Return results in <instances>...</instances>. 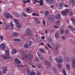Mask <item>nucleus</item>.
<instances>
[{"mask_svg":"<svg viewBox=\"0 0 75 75\" xmlns=\"http://www.w3.org/2000/svg\"><path fill=\"white\" fill-rule=\"evenodd\" d=\"M64 31H65V30L64 29H62L61 31V33L62 34H64Z\"/></svg>","mask_w":75,"mask_h":75,"instance_id":"44","label":"nucleus"},{"mask_svg":"<svg viewBox=\"0 0 75 75\" xmlns=\"http://www.w3.org/2000/svg\"><path fill=\"white\" fill-rule=\"evenodd\" d=\"M55 59L56 61H57V62L59 64H61L63 61V60L62 59H58V57H57Z\"/></svg>","mask_w":75,"mask_h":75,"instance_id":"9","label":"nucleus"},{"mask_svg":"<svg viewBox=\"0 0 75 75\" xmlns=\"http://www.w3.org/2000/svg\"><path fill=\"white\" fill-rule=\"evenodd\" d=\"M26 34L27 35L31 34V30L29 28H28L25 30Z\"/></svg>","mask_w":75,"mask_h":75,"instance_id":"7","label":"nucleus"},{"mask_svg":"<svg viewBox=\"0 0 75 75\" xmlns=\"http://www.w3.org/2000/svg\"><path fill=\"white\" fill-rule=\"evenodd\" d=\"M66 68L68 70H69L71 69V67H70V65L69 64H67L66 65Z\"/></svg>","mask_w":75,"mask_h":75,"instance_id":"24","label":"nucleus"},{"mask_svg":"<svg viewBox=\"0 0 75 75\" xmlns=\"http://www.w3.org/2000/svg\"><path fill=\"white\" fill-rule=\"evenodd\" d=\"M54 28H58L59 27L57 25H55L54 26Z\"/></svg>","mask_w":75,"mask_h":75,"instance_id":"57","label":"nucleus"},{"mask_svg":"<svg viewBox=\"0 0 75 75\" xmlns=\"http://www.w3.org/2000/svg\"><path fill=\"white\" fill-rule=\"evenodd\" d=\"M54 45L56 46V47H57L58 48V47L59 46V43L57 42L56 44H55Z\"/></svg>","mask_w":75,"mask_h":75,"instance_id":"32","label":"nucleus"},{"mask_svg":"<svg viewBox=\"0 0 75 75\" xmlns=\"http://www.w3.org/2000/svg\"><path fill=\"white\" fill-rule=\"evenodd\" d=\"M56 7L58 8V3H57L56 4Z\"/></svg>","mask_w":75,"mask_h":75,"instance_id":"60","label":"nucleus"},{"mask_svg":"<svg viewBox=\"0 0 75 75\" xmlns=\"http://www.w3.org/2000/svg\"><path fill=\"white\" fill-rule=\"evenodd\" d=\"M53 71L55 74H57V69H56L54 68L53 69Z\"/></svg>","mask_w":75,"mask_h":75,"instance_id":"48","label":"nucleus"},{"mask_svg":"<svg viewBox=\"0 0 75 75\" xmlns=\"http://www.w3.org/2000/svg\"><path fill=\"white\" fill-rule=\"evenodd\" d=\"M35 61L36 62H38V61H40V59L38 58V57H35Z\"/></svg>","mask_w":75,"mask_h":75,"instance_id":"30","label":"nucleus"},{"mask_svg":"<svg viewBox=\"0 0 75 75\" xmlns=\"http://www.w3.org/2000/svg\"><path fill=\"white\" fill-rule=\"evenodd\" d=\"M49 59L50 61H52V57L51 56H49Z\"/></svg>","mask_w":75,"mask_h":75,"instance_id":"36","label":"nucleus"},{"mask_svg":"<svg viewBox=\"0 0 75 75\" xmlns=\"http://www.w3.org/2000/svg\"><path fill=\"white\" fill-rule=\"evenodd\" d=\"M32 15L33 16H37L38 17L39 16V15L38 14V13H33L32 14Z\"/></svg>","mask_w":75,"mask_h":75,"instance_id":"23","label":"nucleus"},{"mask_svg":"<svg viewBox=\"0 0 75 75\" xmlns=\"http://www.w3.org/2000/svg\"><path fill=\"white\" fill-rule=\"evenodd\" d=\"M39 57L40 58V59L42 60V61H43V60H44V57H43V56H42V55L40 56V57Z\"/></svg>","mask_w":75,"mask_h":75,"instance_id":"35","label":"nucleus"},{"mask_svg":"<svg viewBox=\"0 0 75 75\" xmlns=\"http://www.w3.org/2000/svg\"><path fill=\"white\" fill-rule=\"evenodd\" d=\"M60 21H56L55 23L56 24H57V25H58V24H59Z\"/></svg>","mask_w":75,"mask_h":75,"instance_id":"50","label":"nucleus"},{"mask_svg":"<svg viewBox=\"0 0 75 75\" xmlns=\"http://www.w3.org/2000/svg\"><path fill=\"white\" fill-rule=\"evenodd\" d=\"M24 47L25 48H28L29 47L28 44L27 43H25L24 45Z\"/></svg>","mask_w":75,"mask_h":75,"instance_id":"21","label":"nucleus"},{"mask_svg":"<svg viewBox=\"0 0 75 75\" xmlns=\"http://www.w3.org/2000/svg\"><path fill=\"white\" fill-rule=\"evenodd\" d=\"M70 4H71L72 6H74L75 4V0H71L70 2Z\"/></svg>","mask_w":75,"mask_h":75,"instance_id":"15","label":"nucleus"},{"mask_svg":"<svg viewBox=\"0 0 75 75\" xmlns=\"http://www.w3.org/2000/svg\"><path fill=\"white\" fill-rule=\"evenodd\" d=\"M39 50L40 51V52H42L43 53L44 52V50H43V49L42 48H40Z\"/></svg>","mask_w":75,"mask_h":75,"instance_id":"40","label":"nucleus"},{"mask_svg":"<svg viewBox=\"0 0 75 75\" xmlns=\"http://www.w3.org/2000/svg\"><path fill=\"white\" fill-rule=\"evenodd\" d=\"M44 14L45 16L48 17V15L49 14V12H48V11H47L44 12Z\"/></svg>","mask_w":75,"mask_h":75,"instance_id":"17","label":"nucleus"},{"mask_svg":"<svg viewBox=\"0 0 75 75\" xmlns=\"http://www.w3.org/2000/svg\"><path fill=\"white\" fill-rule=\"evenodd\" d=\"M69 16H72V15H73V13H72V12L70 11L69 13Z\"/></svg>","mask_w":75,"mask_h":75,"instance_id":"49","label":"nucleus"},{"mask_svg":"<svg viewBox=\"0 0 75 75\" xmlns=\"http://www.w3.org/2000/svg\"><path fill=\"white\" fill-rule=\"evenodd\" d=\"M27 74L28 75H29L30 74V69H28L27 70Z\"/></svg>","mask_w":75,"mask_h":75,"instance_id":"47","label":"nucleus"},{"mask_svg":"<svg viewBox=\"0 0 75 75\" xmlns=\"http://www.w3.org/2000/svg\"><path fill=\"white\" fill-rule=\"evenodd\" d=\"M55 37L56 38H58L59 37V33L58 32H57L55 33Z\"/></svg>","mask_w":75,"mask_h":75,"instance_id":"20","label":"nucleus"},{"mask_svg":"<svg viewBox=\"0 0 75 75\" xmlns=\"http://www.w3.org/2000/svg\"><path fill=\"white\" fill-rule=\"evenodd\" d=\"M14 21L16 24V27L17 28H20L22 26L21 23H20V21L18 19H15L14 20Z\"/></svg>","mask_w":75,"mask_h":75,"instance_id":"3","label":"nucleus"},{"mask_svg":"<svg viewBox=\"0 0 75 75\" xmlns=\"http://www.w3.org/2000/svg\"><path fill=\"white\" fill-rule=\"evenodd\" d=\"M14 61L16 65H17L16 64H21V61L18 58L15 59Z\"/></svg>","mask_w":75,"mask_h":75,"instance_id":"6","label":"nucleus"},{"mask_svg":"<svg viewBox=\"0 0 75 75\" xmlns=\"http://www.w3.org/2000/svg\"><path fill=\"white\" fill-rule=\"evenodd\" d=\"M0 39L1 40V41H3V35L0 36Z\"/></svg>","mask_w":75,"mask_h":75,"instance_id":"41","label":"nucleus"},{"mask_svg":"<svg viewBox=\"0 0 75 75\" xmlns=\"http://www.w3.org/2000/svg\"><path fill=\"white\" fill-rule=\"evenodd\" d=\"M33 58V55L28 52L27 53V55L25 53H23V59H31Z\"/></svg>","mask_w":75,"mask_h":75,"instance_id":"2","label":"nucleus"},{"mask_svg":"<svg viewBox=\"0 0 75 75\" xmlns=\"http://www.w3.org/2000/svg\"><path fill=\"white\" fill-rule=\"evenodd\" d=\"M23 2L25 3V4H26L27 3V1H23Z\"/></svg>","mask_w":75,"mask_h":75,"instance_id":"63","label":"nucleus"},{"mask_svg":"<svg viewBox=\"0 0 75 75\" xmlns=\"http://www.w3.org/2000/svg\"><path fill=\"white\" fill-rule=\"evenodd\" d=\"M63 72L64 75H67V74L66 72H65V69H63Z\"/></svg>","mask_w":75,"mask_h":75,"instance_id":"42","label":"nucleus"},{"mask_svg":"<svg viewBox=\"0 0 75 75\" xmlns=\"http://www.w3.org/2000/svg\"><path fill=\"white\" fill-rule=\"evenodd\" d=\"M57 66L58 67V68L59 69H61V68H62V65H61V64H57Z\"/></svg>","mask_w":75,"mask_h":75,"instance_id":"38","label":"nucleus"},{"mask_svg":"<svg viewBox=\"0 0 75 75\" xmlns=\"http://www.w3.org/2000/svg\"><path fill=\"white\" fill-rule=\"evenodd\" d=\"M72 67L73 68H75V59L74 58L72 61Z\"/></svg>","mask_w":75,"mask_h":75,"instance_id":"13","label":"nucleus"},{"mask_svg":"<svg viewBox=\"0 0 75 75\" xmlns=\"http://www.w3.org/2000/svg\"><path fill=\"white\" fill-rule=\"evenodd\" d=\"M23 16L25 17H27V14H25V13L24 12H23Z\"/></svg>","mask_w":75,"mask_h":75,"instance_id":"33","label":"nucleus"},{"mask_svg":"<svg viewBox=\"0 0 75 75\" xmlns=\"http://www.w3.org/2000/svg\"><path fill=\"white\" fill-rule=\"evenodd\" d=\"M45 48L46 49V50H47L49 51V49H48V47L47 46H45Z\"/></svg>","mask_w":75,"mask_h":75,"instance_id":"54","label":"nucleus"},{"mask_svg":"<svg viewBox=\"0 0 75 75\" xmlns=\"http://www.w3.org/2000/svg\"><path fill=\"white\" fill-rule=\"evenodd\" d=\"M55 18L57 19V20H59L61 19V14L58 13V14L55 15Z\"/></svg>","mask_w":75,"mask_h":75,"instance_id":"11","label":"nucleus"},{"mask_svg":"<svg viewBox=\"0 0 75 75\" xmlns=\"http://www.w3.org/2000/svg\"><path fill=\"white\" fill-rule=\"evenodd\" d=\"M47 3H52L54 2V0H45Z\"/></svg>","mask_w":75,"mask_h":75,"instance_id":"19","label":"nucleus"},{"mask_svg":"<svg viewBox=\"0 0 75 75\" xmlns=\"http://www.w3.org/2000/svg\"><path fill=\"white\" fill-rule=\"evenodd\" d=\"M31 11V9H30L29 8H28L26 9V11H28L29 12V11Z\"/></svg>","mask_w":75,"mask_h":75,"instance_id":"46","label":"nucleus"},{"mask_svg":"<svg viewBox=\"0 0 75 75\" xmlns=\"http://www.w3.org/2000/svg\"><path fill=\"white\" fill-rule=\"evenodd\" d=\"M41 38L42 40H44L45 39V37L44 36L42 37Z\"/></svg>","mask_w":75,"mask_h":75,"instance_id":"64","label":"nucleus"},{"mask_svg":"<svg viewBox=\"0 0 75 75\" xmlns=\"http://www.w3.org/2000/svg\"><path fill=\"white\" fill-rule=\"evenodd\" d=\"M5 28L6 29H8V28H9V26L8 24H7L5 26Z\"/></svg>","mask_w":75,"mask_h":75,"instance_id":"37","label":"nucleus"},{"mask_svg":"<svg viewBox=\"0 0 75 75\" xmlns=\"http://www.w3.org/2000/svg\"><path fill=\"white\" fill-rule=\"evenodd\" d=\"M42 64L39 63L38 65H37V67L38 68H41L42 67Z\"/></svg>","mask_w":75,"mask_h":75,"instance_id":"27","label":"nucleus"},{"mask_svg":"<svg viewBox=\"0 0 75 75\" xmlns=\"http://www.w3.org/2000/svg\"><path fill=\"white\" fill-rule=\"evenodd\" d=\"M6 54L1 55V57L4 59H8L10 58V56L9 53L10 52L9 49H7L5 52Z\"/></svg>","mask_w":75,"mask_h":75,"instance_id":"1","label":"nucleus"},{"mask_svg":"<svg viewBox=\"0 0 75 75\" xmlns=\"http://www.w3.org/2000/svg\"><path fill=\"white\" fill-rule=\"evenodd\" d=\"M0 47L1 49H2V50H5V49H4V47H5V45H4V44L2 43L0 45Z\"/></svg>","mask_w":75,"mask_h":75,"instance_id":"16","label":"nucleus"},{"mask_svg":"<svg viewBox=\"0 0 75 75\" xmlns=\"http://www.w3.org/2000/svg\"><path fill=\"white\" fill-rule=\"evenodd\" d=\"M30 75H35V73L34 71H32L30 73Z\"/></svg>","mask_w":75,"mask_h":75,"instance_id":"34","label":"nucleus"},{"mask_svg":"<svg viewBox=\"0 0 75 75\" xmlns=\"http://www.w3.org/2000/svg\"><path fill=\"white\" fill-rule=\"evenodd\" d=\"M40 6H42V5H43V4H44V3L42 2V3H40Z\"/></svg>","mask_w":75,"mask_h":75,"instance_id":"56","label":"nucleus"},{"mask_svg":"<svg viewBox=\"0 0 75 75\" xmlns=\"http://www.w3.org/2000/svg\"><path fill=\"white\" fill-rule=\"evenodd\" d=\"M32 41H30L28 42V45H29V46H30L31 45V44H32Z\"/></svg>","mask_w":75,"mask_h":75,"instance_id":"43","label":"nucleus"},{"mask_svg":"<svg viewBox=\"0 0 75 75\" xmlns=\"http://www.w3.org/2000/svg\"><path fill=\"white\" fill-rule=\"evenodd\" d=\"M5 17L8 18H12L13 17L11 16V14L9 13H6L5 14Z\"/></svg>","mask_w":75,"mask_h":75,"instance_id":"8","label":"nucleus"},{"mask_svg":"<svg viewBox=\"0 0 75 75\" xmlns=\"http://www.w3.org/2000/svg\"><path fill=\"white\" fill-rule=\"evenodd\" d=\"M47 46H48V47H49L50 48H51V49L52 48V47H51V46L50 45V44L48 43V44H47Z\"/></svg>","mask_w":75,"mask_h":75,"instance_id":"53","label":"nucleus"},{"mask_svg":"<svg viewBox=\"0 0 75 75\" xmlns=\"http://www.w3.org/2000/svg\"><path fill=\"white\" fill-rule=\"evenodd\" d=\"M58 47H55V52L56 54H58L59 52L58 51Z\"/></svg>","mask_w":75,"mask_h":75,"instance_id":"18","label":"nucleus"},{"mask_svg":"<svg viewBox=\"0 0 75 75\" xmlns=\"http://www.w3.org/2000/svg\"><path fill=\"white\" fill-rule=\"evenodd\" d=\"M37 75H41V74H40V73L38 72L37 73Z\"/></svg>","mask_w":75,"mask_h":75,"instance_id":"62","label":"nucleus"},{"mask_svg":"<svg viewBox=\"0 0 75 75\" xmlns=\"http://www.w3.org/2000/svg\"><path fill=\"white\" fill-rule=\"evenodd\" d=\"M7 69V67H3L2 71H3V74H6V72Z\"/></svg>","mask_w":75,"mask_h":75,"instance_id":"14","label":"nucleus"},{"mask_svg":"<svg viewBox=\"0 0 75 75\" xmlns=\"http://www.w3.org/2000/svg\"><path fill=\"white\" fill-rule=\"evenodd\" d=\"M37 54L38 55V56L39 57H40V56L42 55V54H41L40 52L38 53Z\"/></svg>","mask_w":75,"mask_h":75,"instance_id":"52","label":"nucleus"},{"mask_svg":"<svg viewBox=\"0 0 75 75\" xmlns=\"http://www.w3.org/2000/svg\"><path fill=\"white\" fill-rule=\"evenodd\" d=\"M71 21L74 23L75 22V18H72L71 19Z\"/></svg>","mask_w":75,"mask_h":75,"instance_id":"45","label":"nucleus"},{"mask_svg":"<svg viewBox=\"0 0 75 75\" xmlns=\"http://www.w3.org/2000/svg\"><path fill=\"white\" fill-rule=\"evenodd\" d=\"M45 64L47 67H50V65H51V63L48 60H45Z\"/></svg>","mask_w":75,"mask_h":75,"instance_id":"10","label":"nucleus"},{"mask_svg":"<svg viewBox=\"0 0 75 75\" xmlns=\"http://www.w3.org/2000/svg\"><path fill=\"white\" fill-rule=\"evenodd\" d=\"M68 27L69 28H70L71 29H72V26L71 25H69Z\"/></svg>","mask_w":75,"mask_h":75,"instance_id":"58","label":"nucleus"},{"mask_svg":"<svg viewBox=\"0 0 75 75\" xmlns=\"http://www.w3.org/2000/svg\"><path fill=\"white\" fill-rule=\"evenodd\" d=\"M64 59L65 61H68V58H67V57H66V58H65V57H64Z\"/></svg>","mask_w":75,"mask_h":75,"instance_id":"59","label":"nucleus"},{"mask_svg":"<svg viewBox=\"0 0 75 75\" xmlns=\"http://www.w3.org/2000/svg\"><path fill=\"white\" fill-rule=\"evenodd\" d=\"M10 25L12 28H13V23H10Z\"/></svg>","mask_w":75,"mask_h":75,"instance_id":"51","label":"nucleus"},{"mask_svg":"<svg viewBox=\"0 0 75 75\" xmlns=\"http://www.w3.org/2000/svg\"><path fill=\"white\" fill-rule=\"evenodd\" d=\"M48 19L51 23H54L55 22V18L54 16V15L50 14L48 16Z\"/></svg>","mask_w":75,"mask_h":75,"instance_id":"4","label":"nucleus"},{"mask_svg":"<svg viewBox=\"0 0 75 75\" xmlns=\"http://www.w3.org/2000/svg\"><path fill=\"white\" fill-rule=\"evenodd\" d=\"M16 67H19V68H23L24 67V65H22L16 64Z\"/></svg>","mask_w":75,"mask_h":75,"instance_id":"22","label":"nucleus"},{"mask_svg":"<svg viewBox=\"0 0 75 75\" xmlns=\"http://www.w3.org/2000/svg\"><path fill=\"white\" fill-rule=\"evenodd\" d=\"M65 33L66 35L69 34V30L67 29L66 30H65Z\"/></svg>","mask_w":75,"mask_h":75,"instance_id":"26","label":"nucleus"},{"mask_svg":"<svg viewBox=\"0 0 75 75\" xmlns=\"http://www.w3.org/2000/svg\"><path fill=\"white\" fill-rule=\"evenodd\" d=\"M26 2L30 3V0H26Z\"/></svg>","mask_w":75,"mask_h":75,"instance_id":"61","label":"nucleus"},{"mask_svg":"<svg viewBox=\"0 0 75 75\" xmlns=\"http://www.w3.org/2000/svg\"><path fill=\"white\" fill-rule=\"evenodd\" d=\"M59 7L60 10L63 9L64 8V3L62 2L60 3L59 5Z\"/></svg>","mask_w":75,"mask_h":75,"instance_id":"12","label":"nucleus"},{"mask_svg":"<svg viewBox=\"0 0 75 75\" xmlns=\"http://www.w3.org/2000/svg\"><path fill=\"white\" fill-rule=\"evenodd\" d=\"M13 40L14 41H21V40L19 39H14Z\"/></svg>","mask_w":75,"mask_h":75,"instance_id":"29","label":"nucleus"},{"mask_svg":"<svg viewBox=\"0 0 75 75\" xmlns=\"http://www.w3.org/2000/svg\"><path fill=\"white\" fill-rule=\"evenodd\" d=\"M14 14L16 15V16L18 18V17H20V15L18 14V13H17V12H15L14 13Z\"/></svg>","mask_w":75,"mask_h":75,"instance_id":"25","label":"nucleus"},{"mask_svg":"<svg viewBox=\"0 0 75 75\" xmlns=\"http://www.w3.org/2000/svg\"><path fill=\"white\" fill-rule=\"evenodd\" d=\"M69 11V9H67L66 10H64L61 12V13L62 16H67V14L68 13Z\"/></svg>","mask_w":75,"mask_h":75,"instance_id":"5","label":"nucleus"},{"mask_svg":"<svg viewBox=\"0 0 75 75\" xmlns=\"http://www.w3.org/2000/svg\"><path fill=\"white\" fill-rule=\"evenodd\" d=\"M13 36H15V37L18 36V33L16 32H15L13 33Z\"/></svg>","mask_w":75,"mask_h":75,"instance_id":"28","label":"nucleus"},{"mask_svg":"<svg viewBox=\"0 0 75 75\" xmlns=\"http://www.w3.org/2000/svg\"><path fill=\"white\" fill-rule=\"evenodd\" d=\"M12 52L13 54H16L17 52V50H15L13 49L12 51Z\"/></svg>","mask_w":75,"mask_h":75,"instance_id":"31","label":"nucleus"},{"mask_svg":"<svg viewBox=\"0 0 75 75\" xmlns=\"http://www.w3.org/2000/svg\"><path fill=\"white\" fill-rule=\"evenodd\" d=\"M42 23L44 25H45V23H46L45 21H43Z\"/></svg>","mask_w":75,"mask_h":75,"instance_id":"55","label":"nucleus"},{"mask_svg":"<svg viewBox=\"0 0 75 75\" xmlns=\"http://www.w3.org/2000/svg\"><path fill=\"white\" fill-rule=\"evenodd\" d=\"M34 20L35 22H37L38 20V18H34Z\"/></svg>","mask_w":75,"mask_h":75,"instance_id":"39","label":"nucleus"}]
</instances>
